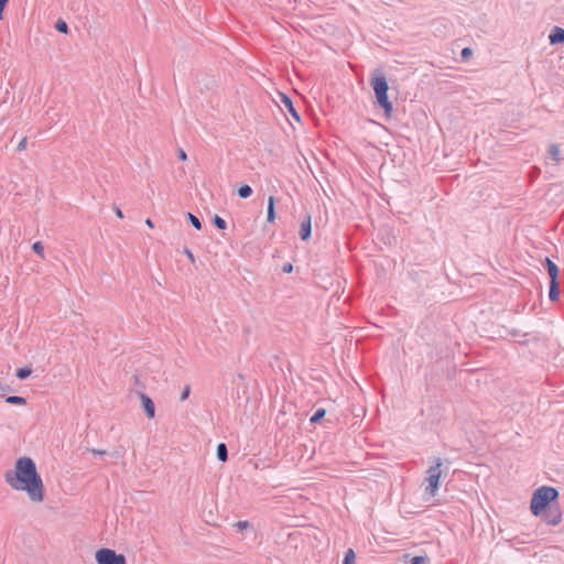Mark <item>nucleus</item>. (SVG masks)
<instances>
[{
  "instance_id": "1",
  "label": "nucleus",
  "mask_w": 564,
  "mask_h": 564,
  "mask_svg": "<svg viewBox=\"0 0 564 564\" xmlns=\"http://www.w3.org/2000/svg\"><path fill=\"white\" fill-rule=\"evenodd\" d=\"M4 479L13 490L25 492L32 502L44 500V484L32 458H18L14 468L4 474Z\"/></svg>"
},
{
  "instance_id": "2",
  "label": "nucleus",
  "mask_w": 564,
  "mask_h": 564,
  "mask_svg": "<svg viewBox=\"0 0 564 564\" xmlns=\"http://www.w3.org/2000/svg\"><path fill=\"white\" fill-rule=\"evenodd\" d=\"M558 497V491L550 486H542L534 490L531 503H530V510L533 516H541L542 512L546 509V507L555 501Z\"/></svg>"
},
{
  "instance_id": "3",
  "label": "nucleus",
  "mask_w": 564,
  "mask_h": 564,
  "mask_svg": "<svg viewBox=\"0 0 564 564\" xmlns=\"http://www.w3.org/2000/svg\"><path fill=\"white\" fill-rule=\"evenodd\" d=\"M371 87L375 91L377 101L380 107L383 108L384 113L388 118L391 117L393 107L392 104L389 101L388 98V83L386 76L379 72L376 70L371 76Z\"/></svg>"
},
{
  "instance_id": "4",
  "label": "nucleus",
  "mask_w": 564,
  "mask_h": 564,
  "mask_svg": "<svg viewBox=\"0 0 564 564\" xmlns=\"http://www.w3.org/2000/svg\"><path fill=\"white\" fill-rule=\"evenodd\" d=\"M442 462L441 459H437L436 464L434 466H431L429 469H427V476L425 478V481H426V487H425V491L434 497L440 488V480H441V477H442Z\"/></svg>"
},
{
  "instance_id": "5",
  "label": "nucleus",
  "mask_w": 564,
  "mask_h": 564,
  "mask_svg": "<svg viewBox=\"0 0 564 564\" xmlns=\"http://www.w3.org/2000/svg\"><path fill=\"white\" fill-rule=\"evenodd\" d=\"M95 560L97 564H126L127 560L123 554L116 553L115 550L101 547L96 551Z\"/></svg>"
},
{
  "instance_id": "6",
  "label": "nucleus",
  "mask_w": 564,
  "mask_h": 564,
  "mask_svg": "<svg viewBox=\"0 0 564 564\" xmlns=\"http://www.w3.org/2000/svg\"><path fill=\"white\" fill-rule=\"evenodd\" d=\"M142 409L145 412L148 419L152 420L155 416V405L150 397L144 393H140L139 395Z\"/></svg>"
},
{
  "instance_id": "7",
  "label": "nucleus",
  "mask_w": 564,
  "mask_h": 564,
  "mask_svg": "<svg viewBox=\"0 0 564 564\" xmlns=\"http://www.w3.org/2000/svg\"><path fill=\"white\" fill-rule=\"evenodd\" d=\"M544 521L549 525H553V527L560 524L562 522V511H561V509L558 507L550 509L544 514Z\"/></svg>"
},
{
  "instance_id": "8",
  "label": "nucleus",
  "mask_w": 564,
  "mask_h": 564,
  "mask_svg": "<svg viewBox=\"0 0 564 564\" xmlns=\"http://www.w3.org/2000/svg\"><path fill=\"white\" fill-rule=\"evenodd\" d=\"M281 102L284 106V108L291 113V116L296 120L300 121V115L295 110L292 100L284 94H281Z\"/></svg>"
},
{
  "instance_id": "9",
  "label": "nucleus",
  "mask_w": 564,
  "mask_h": 564,
  "mask_svg": "<svg viewBox=\"0 0 564 564\" xmlns=\"http://www.w3.org/2000/svg\"><path fill=\"white\" fill-rule=\"evenodd\" d=\"M311 230H312V218L310 215H307L301 224V231H300L301 238L303 240H307L311 236Z\"/></svg>"
},
{
  "instance_id": "10",
  "label": "nucleus",
  "mask_w": 564,
  "mask_h": 564,
  "mask_svg": "<svg viewBox=\"0 0 564 564\" xmlns=\"http://www.w3.org/2000/svg\"><path fill=\"white\" fill-rule=\"evenodd\" d=\"M549 39H550L551 44H557V43L564 44V29L555 26L552 30Z\"/></svg>"
},
{
  "instance_id": "11",
  "label": "nucleus",
  "mask_w": 564,
  "mask_h": 564,
  "mask_svg": "<svg viewBox=\"0 0 564 564\" xmlns=\"http://www.w3.org/2000/svg\"><path fill=\"white\" fill-rule=\"evenodd\" d=\"M545 263H546L549 275L551 278V282H557V275H558L557 265L549 258L545 259Z\"/></svg>"
},
{
  "instance_id": "12",
  "label": "nucleus",
  "mask_w": 564,
  "mask_h": 564,
  "mask_svg": "<svg viewBox=\"0 0 564 564\" xmlns=\"http://www.w3.org/2000/svg\"><path fill=\"white\" fill-rule=\"evenodd\" d=\"M267 219L269 223H273L275 220V213H274V197L270 196L268 199V214Z\"/></svg>"
},
{
  "instance_id": "13",
  "label": "nucleus",
  "mask_w": 564,
  "mask_h": 564,
  "mask_svg": "<svg viewBox=\"0 0 564 564\" xmlns=\"http://www.w3.org/2000/svg\"><path fill=\"white\" fill-rule=\"evenodd\" d=\"M549 296H550V300L553 301V302L558 300L560 291H558L557 282H551L550 283Z\"/></svg>"
},
{
  "instance_id": "14",
  "label": "nucleus",
  "mask_w": 564,
  "mask_h": 564,
  "mask_svg": "<svg viewBox=\"0 0 564 564\" xmlns=\"http://www.w3.org/2000/svg\"><path fill=\"white\" fill-rule=\"evenodd\" d=\"M6 402L10 404L24 405L26 403V400L23 397L10 395L6 398Z\"/></svg>"
},
{
  "instance_id": "15",
  "label": "nucleus",
  "mask_w": 564,
  "mask_h": 564,
  "mask_svg": "<svg viewBox=\"0 0 564 564\" xmlns=\"http://www.w3.org/2000/svg\"><path fill=\"white\" fill-rule=\"evenodd\" d=\"M217 457L221 462H226L227 460V447H226V445L224 443H220L217 446Z\"/></svg>"
},
{
  "instance_id": "16",
  "label": "nucleus",
  "mask_w": 564,
  "mask_h": 564,
  "mask_svg": "<svg viewBox=\"0 0 564 564\" xmlns=\"http://www.w3.org/2000/svg\"><path fill=\"white\" fill-rule=\"evenodd\" d=\"M252 194V189L249 185H242L238 189V195L241 198H248Z\"/></svg>"
},
{
  "instance_id": "17",
  "label": "nucleus",
  "mask_w": 564,
  "mask_h": 564,
  "mask_svg": "<svg viewBox=\"0 0 564 564\" xmlns=\"http://www.w3.org/2000/svg\"><path fill=\"white\" fill-rule=\"evenodd\" d=\"M355 561H356L355 552L350 549L345 554L344 564H355Z\"/></svg>"
},
{
  "instance_id": "18",
  "label": "nucleus",
  "mask_w": 564,
  "mask_h": 564,
  "mask_svg": "<svg viewBox=\"0 0 564 564\" xmlns=\"http://www.w3.org/2000/svg\"><path fill=\"white\" fill-rule=\"evenodd\" d=\"M549 153L550 155L556 161L558 162L560 161V154H561V151H560V148L555 144L551 145L550 149H549Z\"/></svg>"
},
{
  "instance_id": "19",
  "label": "nucleus",
  "mask_w": 564,
  "mask_h": 564,
  "mask_svg": "<svg viewBox=\"0 0 564 564\" xmlns=\"http://www.w3.org/2000/svg\"><path fill=\"white\" fill-rule=\"evenodd\" d=\"M325 413H326V411H325L324 409H319V410H317V411L313 414V416L311 417V420H310V421H311V423H316V422H318L321 419H323V417H324Z\"/></svg>"
},
{
  "instance_id": "20",
  "label": "nucleus",
  "mask_w": 564,
  "mask_h": 564,
  "mask_svg": "<svg viewBox=\"0 0 564 564\" xmlns=\"http://www.w3.org/2000/svg\"><path fill=\"white\" fill-rule=\"evenodd\" d=\"M30 375H31V369L30 368H20L17 371V377L19 379H21V380L28 378Z\"/></svg>"
},
{
  "instance_id": "21",
  "label": "nucleus",
  "mask_w": 564,
  "mask_h": 564,
  "mask_svg": "<svg viewBox=\"0 0 564 564\" xmlns=\"http://www.w3.org/2000/svg\"><path fill=\"white\" fill-rule=\"evenodd\" d=\"M32 249L40 257L44 258V248H43V245L40 241L34 242L33 246H32Z\"/></svg>"
},
{
  "instance_id": "22",
  "label": "nucleus",
  "mask_w": 564,
  "mask_h": 564,
  "mask_svg": "<svg viewBox=\"0 0 564 564\" xmlns=\"http://www.w3.org/2000/svg\"><path fill=\"white\" fill-rule=\"evenodd\" d=\"M188 219L197 230L202 228L200 221L196 216H194L193 214H188Z\"/></svg>"
},
{
  "instance_id": "23",
  "label": "nucleus",
  "mask_w": 564,
  "mask_h": 564,
  "mask_svg": "<svg viewBox=\"0 0 564 564\" xmlns=\"http://www.w3.org/2000/svg\"><path fill=\"white\" fill-rule=\"evenodd\" d=\"M55 28H56V30H57L58 32H62V33H67V31H68V26H67L66 22H65V21H62V20H59V21L56 23Z\"/></svg>"
},
{
  "instance_id": "24",
  "label": "nucleus",
  "mask_w": 564,
  "mask_h": 564,
  "mask_svg": "<svg viewBox=\"0 0 564 564\" xmlns=\"http://www.w3.org/2000/svg\"><path fill=\"white\" fill-rule=\"evenodd\" d=\"M214 224L219 229H225L226 228V221L221 217H219V216H215Z\"/></svg>"
},
{
  "instance_id": "25",
  "label": "nucleus",
  "mask_w": 564,
  "mask_h": 564,
  "mask_svg": "<svg viewBox=\"0 0 564 564\" xmlns=\"http://www.w3.org/2000/svg\"><path fill=\"white\" fill-rule=\"evenodd\" d=\"M471 54H473V51H471L469 47H465V48H463V51H462V57H463L464 59L469 58V57L471 56Z\"/></svg>"
},
{
  "instance_id": "26",
  "label": "nucleus",
  "mask_w": 564,
  "mask_h": 564,
  "mask_svg": "<svg viewBox=\"0 0 564 564\" xmlns=\"http://www.w3.org/2000/svg\"><path fill=\"white\" fill-rule=\"evenodd\" d=\"M26 143H28L26 138L25 137L22 138V140L18 144V148H17L18 151H24L26 149Z\"/></svg>"
},
{
  "instance_id": "27",
  "label": "nucleus",
  "mask_w": 564,
  "mask_h": 564,
  "mask_svg": "<svg viewBox=\"0 0 564 564\" xmlns=\"http://www.w3.org/2000/svg\"><path fill=\"white\" fill-rule=\"evenodd\" d=\"M189 392H191V387L186 386L182 392L181 400L182 401L186 400L189 395Z\"/></svg>"
},
{
  "instance_id": "28",
  "label": "nucleus",
  "mask_w": 564,
  "mask_h": 564,
  "mask_svg": "<svg viewBox=\"0 0 564 564\" xmlns=\"http://www.w3.org/2000/svg\"><path fill=\"white\" fill-rule=\"evenodd\" d=\"M239 530H245L249 527V523L248 521H238L236 524H235Z\"/></svg>"
},
{
  "instance_id": "29",
  "label": "nucleus",
  "mask_w": 564,
  "mask_h": 564,
  "mask_svg": "<svg viewBox=\"0 0 564 564\" xmlns=\"http://www.w3.org/2000/svg\"><path fill=\"white\" fill-rule=\"evenodd\" d=\"M177 156L181 161L185 162L187 160V154L184 150L180 149L177 152Z\"/></svg>"
},
{
  "instance_id": "30",
  "label": "nucleus",
  "mask_w": 564,
  "mask_h": 564,
  "mask_svg": "<svg viewBox=\"0 0 564 564\" xmlns=\"http://www.w3.org/2000/svg\"><path fill=\"white\" fill-rule=\"evenodd\" d=\"M9 0H0V20L3 17V11Z\"/></svg>"
},
{
  "instance_id": "31",
  "label": "nucleus",
  "mask_w": 564,
  "mask_h": 564,
  "mask_svg": "<svg viewBox=\"0 0 564 564\" xmlns=\"http://www.w3.org/2000/svg\"><path fill=\"white\" fill-rule=\"evenodd\" d=\"M185 254L187 256V258L189 259L191 262H195V257L191 250L186 249Z\"/></svg>"
},
{
  "instance_id": "32",
  "label": "nucleus",
  "mask_w": 564,
  "mask_h": 564,
  "mask_svg": "<svg viewBox=\"0 0 564 564\" xmlns=\"http://www.w3.org/2000/svg\"><path fill=\"white\" fill-rule=\"evenodd\" d=\"M115 213H116L117 217L123 218V213L119 207H115Z\"/></svg>"
},
{
  "instance_id": "33",
  "label": "nucleus",
  "mask_w": 564,
  "mask_h": 564,
  "mask_svg": "<svg viewBox=\"0 0 564 564\" xmlns=\"http://www.w3.org/2000/svg\"><path fill=\"white\" fill-rule=\"evenodd\" d=\"M145 225H147L149 228H153V227H154V224H153V221H152L150 218L145 219Z\"/></svg>"
},
{
  "instance_id": "34",
  "label": "nucleus",
  "mask_w": 564,
  "mask_h": 564,
  "mask_svg": "<svg viewBox=\"0 0 564 564\" xmlns=\"http://www.w3.org/2000/svg\"><path fill=\"white\" fill-rule=\"evenodd\" d=\"M284 271L285 272H291L292 271V265L291 264H288L284 267Z\"/></svg>"
}]
</instances>
